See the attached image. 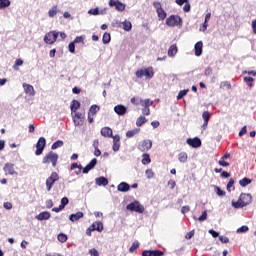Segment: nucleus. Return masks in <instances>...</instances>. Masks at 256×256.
<instances>
[{
	"mask_svg": "<svg viewBox=\"0 0 256 256\" xmlns=\"http://www.w3.org/2000/svg\"><path fill=\"white\" fill-rule=\"evenodd\" d=\"M59 159V155L55 152H49L46 154L42 160V163L47 164V163H52V167H57V161Z\"/></svg>",
	"mask_w": 256,
	"mask_h": 256,
	"instance_id": "1",
	"label": "nucleus"
},
{
	"mask_svg": "<svg viewBox=\"0 0 256 256\" xmlns=\"http://www.w3.org/2000/svg\"><path fill=\"white\" fill-rule=\"evenodd\" d=\"M136 77L141 79V77H147V79H153L155 72L153 71V67H148L145 69H140L135 73Z\"/></svg>",
	"mask_w": 256,
	"mask_h": 256,
	"instance_id": "2",
	"label": "nucleus"
},
{
	"mask_svg": "<svg viewBox=\"0 0 256 256\" xmlns=\"http://www.w3.org/2000/svg\"><path fill=\"white\" fill-rule=\"evenodd\" d=\"M167 27H179L182 25L181 17L177 15H171L166 19Z\"/></svg>",
	"mask_w": 256,
	"mask_h": 256,
	"instance_id": "3",
	"label": "nucleus"
},
{
	"mask_svg": "<svg viewBox=\"0 0 256 256\" xmlns=\"http://www.w3.org/2000/svg\"><path fill=\"white\" fill-rule=\"evenodd\" d=\"M58 37H59V32L50 31L45 34L44 43H46V45H53V43H55V41H57Z\"/></svg>",
	"mask_w": 256,
	"mask_h": 256,
	"instance_id": "4",
	"label": "nucleus"
},
{
	"mask_svg": "<svg viewBox=\"0 0 256 256\" xmlns=\"http://www.w3.org/2000/svg\"><path fill=\"white\" fill-rule=\"evenodd\" d=\"M128 211H135V213H144L145 207L139 201L131 202L126 206Z\"/></svg>",
	"mask_w": 256,
	"mask_h": 256,
	"instance_id": "5",
	"label": "nucleus"
},
{
	"mask_svg": "<svg viewBox=\"0 0 256 256\" xmlns=\"http://www.w3.org/2000/svg\"><path fill=\"white\" fill-rule=\"evenodd\" d=\"M59 179V174L57 172H52L50 177L46 179V188L47 191H51L53 189V185H55V182Z\"/></svg>",
	"mask_w": 256,
	"mask_h": 256,
	"instance_id": "6",
	"label": "nucleus"
},
{
	"mask_svg": "<svg viewBox=\"0 0 256 256\" xmlns=\"http://www.w3.org/2000/svg\"><path fill=\"white\" fill-rule=\"evenodd\" d=\"M153 7L156 9V13H157L159 19H161L163 21V19H165L167 17V12H165L163 7L161 6V3L154 2Z\"/></svg>",
	"mask_w": 256,
	"mask_h": 256,
	"instance_id": "7",
	"label": "nucleus"
},
{
	"mask_svg": "<svg viewBox=\"0 0 256 256\" xmlns=\"http://www.w3.org/2000/svg\"><path fill=\"white\" fill-rule=\"evenodd\" d=\"M153 147V142L149 139L143 140L138 144L139 151L145 152L149 151Z\"/></svg>",
	"mask_w": 256,
	"mask_h": 256,
	"instance_id": "8",
	"label": "nucleus"
},
{
	"mask_svg": "<svg viewBox=\"0 0 256 256\" xmlns=\"http://www.w3.org/2000/svg\"><path fill=\"white\" fill-rule=\"evenodd\" d=\"M45 145H47V140H45L44 137H40L36 144L35 155H41L43 153V149H45Z\"/></svg>",
	"mask_w": 256,
	"mask_h": 256,
	"instance_id": "9",
	"label": "nucleus"
},
{
	"mask_svg": "<svg viewBox=\"0 0 256 256\" xmlns=\"http://www.w3.org/2000/svg\"><path fill=\"white\" fill-rule=\"evenodd\" d=\"M240 201L243 202L244 207H247V205H251L253 201V196L249 193H242L240 195Z\"/></svg>",
	"mask_w": 256,
	"mask_h": 256,
	"instance_id": "10",
	"label": "nucleus"
},
{
	"mask_svg": "<svg viewBox=\"0 0 256 256\" xmlns=\"http://www.w3.org/2000/svg\"><path fill=\"white\" fill-rule=\"evenodd\" d=\"M109 6L115 7L116 11H123L126 7L125 4H123V2H120L119 0H110Z\"/></svg>",
	"mask_w": 256,
	"mask_h": 256,
	"instance_id": "11",
	"label": "nucleus"
},
{
	"mask_svg": "<svg viewBox=\"0 0 256 256\" xmlns=\"http://www.w3.org/2000/svg\"><path fill=\"white\" fill-rule=\"evenodd\" d=\"M114 113L120 117H123V115L127 114V107H125L123 104H118L114 107Z\"/></svg>",
	"mask_w": 256,
	"mask_h": 256,
	"instance_id": "12",
	"label": "nucleus"
},
{
	"mask_svg": "<svg viewBox=\"0 0 256 256\" xmlns=\"http://www.w3.org/2000/svg\"><path fill=\"white\" fill-rule=\"evenodd\" d=\"M23 89L26 95H30V97L35 96V88L31 84L23 83Z\"/></svg>",
	"mask_w": 256,
	"mask_h": 256,
	"instance_id": "13",
	"label": "nucleus"
},
{
	"mask_svg": "<svg viewBox=\"0 0 256 256\" xmlns=\"http://www.w3.org/2000/svg\"><path fill=\"white\" fill-rule=\"evenodd\" d=\"M164 253L161 250H145L142 252V256H163Z\"/></svg>",
	"mask_w": 256,
	"mask_h": 256,
	"instance_id": "14",
	"label": "nucleus"
},
{
	"mask_svg": "<svg viewBox=\"0 0 256 256\" xmlns=\"http://www.w3.org/2000/svg\"><path fill=\"white\" fill-rule=\"evenodd\" d=\"M186 143L190 145V147H193L194 149H197L201 146V139L199 138H189L187 139Z\"/></svg>",
	"mask_w": 256,
	"mask_h": 256,
	"instance_id": "15",
	"label": "nucleus"
},
{
	"mask_svg": "<svg viewBox=\"0 0 256 256\" xmlns=\"http://www.w3.org/2000/svg\"><path fill=\"white\" fill-rule=\"evenodd\" d=\"M196 57H201L203 55V41H199L194 46Z\"/></svg>",
	"mask_w": 256,
	"mask_h": 256,
	"instance_id": "16",
	"label": "nucleus"
},
{
	"mask_svg": "<svg viewBox=\"0 0 256 256\" xmlns=\"http://www.w3.org/2000/svg\"><path fill=\"white\" fill-rule=\"evenodd\" d=\"M95 165H97V158H94L90 161V163L83 168V173L87 174L91 171V169H95Z\"/></svg>",
	"mask_w": 256,
	"mask_h": 256,
	"instance_id": "17",
	"label": "nucleus"
},
{
	"mask_svg": "<svg viewBox=\"0 0 256 256\" xmlns=\"http://www.w3.org/2000/svg\"><path fill=\"white\" fill-rule=\"evenodd\" d=\"M4 171L6 175H17V172H15V168L13 167V164L7 163L4 166Z\"/></svg>",
	"mask_w": 256,
	"mask_h": 256,
	"instance_id": "18",
	"label": "nucleus"
},
{
	"mask_svg": "<svg viewBox=\"0 0 256 256\" xmlns=\"http://www.w3.org/2000/svg\"><path fill=\"white\" fill-rule=\"evenodd\" d=\"M95 183L96 185H98L99 187H107V185H109V180H107V178L101 176L95 179Z\"/></svg>",
	"mask_w": 256,
	"mask_h": 256,
	"instance_id": "19",
	"label": "nucleus"
},
{
	"mask_svg": "<svg viewBox=\"0 0 256 256\" xmlns=\"http://www.w3.org/2000/svg\"><path fill=\"white\" fill-rule=\"evenodd\" d=\"M51 218V213L45 211V212H41L40 214L36 215L35 219H37L38 221H47L48 219Z\"/></svg>",
	"mask_w": 256,
	"mask_h": 256,
	"instance_id": "20",
	"label": "nucleus"
},
{
	"mask_svg": "<svg viewBox=\"0 0 256 256\" xmlns=\"http://www.w3.org/2000/svg\"><path fill=\"white\" fill-rule=\"evenodd\" d=\"M117 189H118V191H120V193H127V191H129V189H131V186L127 182H121L117 186Z\"/></svg>",
	"mask_w": 256,
	"mask_h": 256,
	"instance_id": "21",
	"label": "nucleus"
},
{
	"mask_svg": "<svg viewBox=\"0 0 256 256\" xmlns=\"http://www.w3.org/2000/svg\"><path fill=\"white\" fill-rule=\"evenodd\" d=\"M102 137H113V130L109 127H104L101 129Z\"/></svg>",
	"mask_w": 256,
	"mask_h": 256,
	"instance_id": "22",
	"label": "nucleus"
},
{
	"mask_svg": "<svg viewBox=\"0 0 256 256\" xmlns=\"http://www.w3.org/2000/svg\"><path fill=\"white\" fill-rule=\"evenodd\" d=\"M79 219H83V212H77L69 216V220L72 221V223H75V221H79Z\"/></svg>",
	"mask_w": 256,
	"mask_h": 256,
	"instance_id": "23",
	"label": "nucleus"
},
{
	"mask_svg": "<svg viewBox=\"0 0 256 256\" xmlns=\"http://www.w3.org/2000/svg\"><path fill=\"white\" fill-rule=\"evenodd\" d=\"M92 229L91 231H98V233H101L103 231V223L102 222H94L91 225Z\"/></svg>",
	"mask_w": 256,
	"mask_h": 256,
	"instance_id": "24",
	"label": "nucleus"
},
{
	"mask_svg": "<svg viewBox=\"0 0 256 256\" xmlns=\"http://www.w3.org/2000/svg\"><path fill=\"white\" fill-rule=\"evenodd\" d=\"M231 205L234 207V209H243V207H245V204H243L241 198H239L237 201L232 200Z\"/></svg>",
	"mask_w": 256,
	"mask_h": 256,
	"instance_id": "25",
	"label": "nucleus"
},
{
	"mask_svg": "<svg viewBox=\"0 0 256 256\" xmlns=\"http://www.w3.org/2000/svg\"><path fill=\"white\" fill-rule=\"evenodd\" d=\"M79 107H81V103H79V101H77V100H73L70 105L72 115H73V113H75L77 111V109H79Z\"/></svg>",
	"mask_w": 256,
	"mask_h": 256,
	"instance_id": "26",
	"label": "nucleus"
},
{
	"mask_svg": "<svg viewBox=\"0 0 256 256\" xmlns=\"http://www.w3.org/2000/svg\"><path fill=\"white\" fill-rule=\"evenodd\" d=\"M139 131H141V129H139V128L129 130V131L126 132V137L128 139H131V137H135V135H137L139 133Z\"/></svg>",
	"mask_w": 256,
	"mask_h": 256,
	"instance_id": "27",
	"label": "nucleus"
},
{
	"mask_svg": "<svg viewBox=\"0 0 256 256\" xmlns=\"http://www.w3.org/2000/svg\"><path fill=\"white\" fill-rule=\"evenodd\" d=\"M175 55H177V46L171 45L168 50V57H175Z\"/></svg>",
	"mask_w": 256,
	"mask_h": 256,
	"instance_id": "28",
	"label": "nucleus"
},
{
	"mask_svg": "<svg viewBox=\"0 0 256 256\" xmlns=\"http://www.w3.org/2000/svg\"><path fill=\"white\" fill-rule=\"evenodd\" d=\"M132 28L133 25L130 21L125 20L124 22H122V29H124V31H131Z\"/></svg>",
	"mask_w": 256,
	"mask_h": 256,
	"instance_id": "29",
	"label": "nucleus"
},
{
	"mask_svg": "<svg viewBox=\"0 0 256 256\" xmlns=\"http://www.w3.org/2000/svg\"><path fill=\"white\" fill-rule=\"evenodd\" d=\"M140 105H142V107L149 108L151 107V105H153V101L151 99H145V100L141 99Z\"/></svg>",
	"mask_w": 256,
	"mask_h": 256,
	"instance_id": "30",
	"label": "nucleus"
},
{
	"mask_svg": "<svg viewBox=\"0 0 256 256\" xmlns=\"http://www.w3.org/2000/svg\"><path fill=\"white\" fill-rule=\"evenodd\" d=\"M239 185L241 187H247V185H251V179L245 177L242 180L239 181Z\"/></svg>",
	"mask_w": 256,
	"mask_h": 256,
	"instance_id": "31",
	"label": "nucleus"
},
{
	"mask_svg": "<svg viewBox=\"0 0 256 256\" xmlns=\"http://www.w3.org/2000/svg\"><path fill=\"white\" fill-rule=\"evenodd\" d=\"M147 121V118H145V116H140L139 118H137L136 120V125L137 127H142V125H145V122Z\"/></svg>",
	"mask_w": 256,
	"mask_h": 256,
	"instance_id": "32",
	"label": "nucleus"
},
{
	"mask_svg": "<svg viewBox=\"0 0 256 256\" xmlns=\"http://www.w3.org/2000/svg\"><path fill=\"white\" fill-rule=\"evenodd\" d=\"M102 42L104 43V45H107L108 43L111 42V34L105 32L102 38Z\"/></svg>",
	"mask_w": 256,
	"mask_h": 256,
	"instance_id": "33",
	"label": "nucleus"
},
{
	"mask_svg": "<svg viewBox=\"0 0 256 256\" xmlns=\"http://www.w3.org/2000/svg\"><path fill=\"white\" fill-rule=\"evenodd\" d=\"M178 160L180 161V163H187V153L186 152H181L178 155Z\"/></svg>",
	"mask_w": 256,
	"mask_h": 256,
	"instance_id": "34",
	"label": "nucleus"
},
{
	"mask_svg": "<svg viewBox=\"0 0 256 256\" xmlns=\"http://www.w3.org/2000/svg\"><path fill=\"white\" fill-rule=\"evenodd\" d=\"M11 5L10 0H0V9H7Z\"/></svg>",
	"mask_w": 256,
	"mask_h": 256,
	"instance_id": "35",
	"label": "nucleus"
},
{
	"mask_svg": "<svg viewBox=\"0 0 256 256\" xmlns=\"http://www.w3.org/2000/svg\"><path fill=\"white\" fill-rule=\"evenodd\" d=\"M149 163H151V158L149 157V154H143L142 164L143 165H149Z\"/></svg>",
	"mask_w": 256,
	"mask_h": 256,
	"instance_id": "36",
	"label": "nucleus"
},
{
	"mask_svg": "<svg viewBox=\"0 0 256 256\" xmlns=\"http://www.w3.org/2000/svg\"><path fill=\"white\" fill-rule=\"evenodd\" d=\"M59 147H63V141L62 140H57L54 142L51 146L52 150L59 149Z\"/></svg>",
	"mask_w": 256,
	"mask_h": 256,
	"instance_id": "37",
	"label": "nucleus"
},
{
	"mask_svg": "<svg viewBox=\"0 0 256 256\" xmlns=\"http://www.w3.org/2000/svg\"><path fill=\"white\" fill-rule=\"evenodd\" d=\"M88 113H90V115H96L97 113H99V106L92 105Z\"/></svg>",
	"mask_w": 256,
	"mask_h": 256,
	"instance_id": "38",
	"label": "nucleus"
},
{
	"mask_svg": "<svg viewBox=\"0 0 256 256\" xmlns=\"http://www.w3.org/2000/svg\"><path fill=\"white\" fill-rule=\"evenodd\" d=\"M57 15V6H53L49 11H48V17L53 18Z\"/></svg>",
	"mask_w": 256,
	"mask_h": 256,
	"instance_id": "39",
	"label": "nucleus"
},
{
	"mask_svg": "<svg viewBox=\"0 0 256 256\" xmlns=\"http://www.w3.org/2000/svg\"><path fill=\"white\" fill-rule=\"evenodd\" d=\"M139 249V242H133L132 246L129 248L130 253H135Z\"/></svg>",
	"mask_w": 256,
	"mask_h": 256,
	"instance_id": "40",
	"label": "nucleus"
},
{
	"mask_svg": "<svg viewBox=\"0 0 256 256\" xmlns=\"http://www.w3.org/2000/svg\"><path fill=\"white\" fill-rule=\"evenodd\" d=\"M21 65H23V60L22 59H17L15 61L13 69H15V71H19V67H21Z\"/></svg>",
	"mask_w": 256,
	"mask_h": 256,
	"instance_id": "41",
	"label": "nucleus"
},
{
	"mask_svg": "<svg viewBox=\"0 0 256 256\" xmlns=\"http://www.w3.org/2000/svg\"><path fill=\"white\" fill-rule=\"evenodd\" d=\"M244 81L247 83L248 87H253V77L245 76Z\"/></svg>",
	"mask_w": 256,
	"mask_h": 256,
	"instance_id": "42",
	"label": "nucleus"
},
{
	"mask_svg": "<svg viewBox=\"0 0 256 256\" xmlns=\"http://www.w3.org/2000/svg\"><path fill=\"white\" fill-rule=\"evenodd\" d=\"M187 93H189V89H187V90H181V91L178 93L177 100L179 101L180 99H183V98L185 97V95H187Z\"/></svg>",
	"mask_w": 256,
	"mask_h": 256,
	"instance_id": "43",
	"label": "nucleus"
},
{
	"mask_svg": "<svg viewBox=\"0 0 256 256\" xmlns=\"http://www.w3.org/2000/svg\"><path fill=\"white\" fill-rule=\"evenodd\" d=\"M69 204V198L63 197L61 199L60 209H65V206Z\"/></svg>",
	"mask_w": 256,
	"mask_h": 256,
	"instance_id": "44",
	"label": "nucleus"
},
{
	"mask_svg": "<svg viewBox=\"0 0 256 256\" xmlns=\"http://www.w3.org/2000/svg\"><path fill=\"white\" fill-rule=\"evenodd\" d=\"M57 238L60 243H67V235L60 233Z\"/></svg>",
	"mask_w": 256,
	"mask_h": 256,
	"instance_id": "45",
	"label": "nucleus"
},
{
	"mask_svg": "<svg viewBox=\"0 0 256 256\" xmlns=\"http://www.w3.org/2000/svg\"><path fill=\"white\" fill-rule=\"evenodd\" d=\"M210 117H211V114L209 113V111H204V112L202 113V119H203V121L209 122Z\"/></svg>",
	"mask_w": 256,
	"mask_h": 256,
	"instance_id": "46",
	"label": "nucleus"
},
{
	"mask_svg": "<svg viewBox=\"0 0 256 256\" xmlns=\"http://www.w3.org/2000/svg\"><path fill=\"white\" fill-rule=\"evenodd\" d=\"M215 191L218 197H225V191L221 190L219 186H215Z\"/></svg>",
	"mask_w": 256,
	"mask_h": 256,
	"instance_id": "47",
	"label": "nucleus"
},
{
	"mask_svg": "<svg viewBox=\"0 0 256 256\" xmlns=\"http://www.w3.org/2000/svg\"><path fill=\"white\" fill-rule=\"evenodd\" d=\"M220 87H221V89L229 90V89H231V83H229L227 81L221 82Z\"/></svg>",
	"mask_w": 256,
	"mask_h": 256,
	"instance_id": "48",
	"label": "nucleus"
},
{
	"mask_svg": "<svg viewBox=\"0 0 256 256\" xmlns=\"http://www.w3.org/2000/svg\"><path fill=\"white\" fill-rule=\"evenodd\" d=\"M130 102L132 103V105H141V98L133 97L131 98Z\"/></svg>",
	"mask_w": 256,
	"mask_h": 256,
	"instance_id": "49",
	"label": "nucleus"
},
{
	"mask_svg": "<svg viewBox=\"0 0 256 256\" xmlns=\"http://www.w3.org/2000/svg\"><path fill=\"white\" fill-rule=\"evenodd\" d=\"M233 185H235V180H233V178H231L227 184V191L231 192V189H235L233 187Z\"/></svg>",
	"mask_w": 256,
	"mask_h": 256,
	"instance_id": "50",
	"label": "nucleus"
},
{
	"mask_svg": "<svg viewBox=\"0 0 256 256\" xmlns=\"http://www.w3.org/2000/svg\"><path fill=\"white\" fill-rule=\"evenodd\" d=\"M146 176H147V179H153V177H155V173H153V170L147 169Z\"/></svg>",
	"mask_w": 256,
	"mask_h": 256,
	"instance_id": "51",
	"label": "nucleus"
},
{
	"mask_svg": "<svg viewBox=\"0 0 256 256\" xmlns=\"http://www.w3.org/2000/svg\"><path fill=\"white\" fill-rule=\"evenodd\" d=\"M249 231L248 226H241L240 228L237 229V233H247Z\"/></svg>",
	"mask_w": 256,
	"mask_h": 256,
	"instance_id": "52",
	"label": "nucleus"
},
{
	"mask_svg": "<svg viewBox=\"0 0 256 256\" xmlns=\"http://www.w3.org/2000/svg\"><path fill=\"white\" fill-rule=\"evenodd\" d=\"M99 8H92L88 11V15H99Z\"/></svg>",
	"mask_w": 256,
	"mask_h": 256,
	"instance_id": "53",
	"label": "nucleus"
},
{
	"mask_svg": "<svg viewBox=\"0 0 256 256\" xmlns=\"http://www.w3.org/2000/svg\"><path fill=\"white\" fill-rule=\"evenodd\" d=\"M120 147H121V142H113V146H112L113 151L115 152L119 151Z\"/></svg>",
	"mask_w": 256,
	"mask_h": 256,
	"instance_id": "54",
	"label": "nucleus"
},
{
	"mask_svg": "<svg viewBox=\"0 0 256 256\" xmlns=\"http://www.w3.org/2000/svg\"><path fill=\"white\" fill-rule=\"evenodd\" d=\"M204 75H205L206 77H209V76L213 75V69H211V67H207V68L205 69V71H204Z\"/></svg>",
	"mask_w": 256,
	"mask_h": 256,
	"instance_id": "55",
	"label": "nucleus"
},
{
	"mask_svg": "<svg viewBox=\"0 0 256 256\" xmlns=\"http://www.w3.org/2000/svg\"><path fill=\"white\" fill-rule=\"evenodd\" d=\"M183 11L185 13H189V11H191V4H189V1L185 3V5L183 7Z\"/></svg>",
	"mask_w": 256,
	"mask_h": 256,
	"instance_id": "56",
	"label": "nucleus"
},
{
	"mask_svg": "<svg viewBox=\"0 0 256 256\" xmlns=\"http://www.w3.org/2000/svg\"><path fill=\"white\" fill-rule=\"evenodd\" d=\"M112 25L113 27H123V22L119 20H113Z\"/></svg>",
	"mask_w": 256,
	"mask_h": 256,
	"instance_id": "57",
	"label": "nucleus"
},
{
	"mask_svg": "<svg viewBox=\"0 0 256 256\" xmlns=\"http://www.w3.org/2000/svg\"><path fill=\"white\" fill-rule=\"evenodd\" d=\"M68 49H69L70 53H75V42H71L68 45Z\"/></svg>",
	"mask_w": 256,
	"mask_h": 256,
	"instance_id": "58",
	"label": "nucleus"
},
{
	"mask_svg": "<svg viewBox=\"0 0 256 256\" xmlns=\"http://www.w3.org/2000/svg\"><path fill=\"white\" fill-rule=\"evenodd\" d=\"M207 219V211H204L202 215L198 218V221L203 222Z\"/></svg>",
	"mask_w": 256,
	"mask_h": 256,
	"instance_id": "59",
	"label": "nucleus"
},
{
	"mask_svg": "<svg viewBox=\"0 0 256 256\" xmlns=\"http://www.w3.org/2000/svg\"><path fill=\"white\" fill-rule=\"evenodd\" d=\"M219 165H221V167H229V162H226L225 160L223 159H220L218 161Z\"/></svg>",
	"mask_w": 256,
	"mask_h": 256,
	"instance_id": "60",
	"label": "nucleus"
},
{
	"mask_svg": "<svg viewBox=\"0 0 256 256\" xmlns=\"http://www.w3.org/2000/svg\"><path fill=\"white\" fill-rule=\"evenodd\" d=\"M89 254L91 256H99V252L97 251V249L93 248L89 250Z\"/></svg>",
	"mask_w": 256,
	"mask_h": 256,
	"instance_id": "61",
	"label": "nucleus"
},
{
	"mask_svg": "<svg viewBox=\"0 0 256 256\" xmlns=\"http://www.w3.org/2000/svg\"><path fill=\"white\" fill-rule=\"evenodd\" d=\"M83 36H78L74 39L73 43L75 45V43H83Z\"/></svg>",
	"mask_w": 256,
	"mask_h": 256,
	"instance_id": "62",
	"label": "nucleus"
},
{
	"mask_svg": "<svg viewBox=\"0 0 256 256\" xmlns=\"http://www.w3.org/2000/svg\"><path fill=\"white\" fill-rule=\"evenodd\" d=\"M219 241H221V243H229V238L224 236H219Z\"/></svg>",
	"mask_w": 256,
	"mask_h": 256,
	"instance_id": "63",
	"label": "nucleus"
},
{
	"mask_svg": "<svg viewBox=\"0 0 256 256\" xmlns=\"http://www.w3.org/2000/svg\"><path fill=\"white\" fill-rule=\"evenodd\" d=\"M142 113L143 115H151V110L147 107H144V109H142Z\"/></svg>",
	"mask_w": 256,
	"mask_h": 256,
	"instance_id": "64",
	"label": "nucleus"
}]
</instances>
